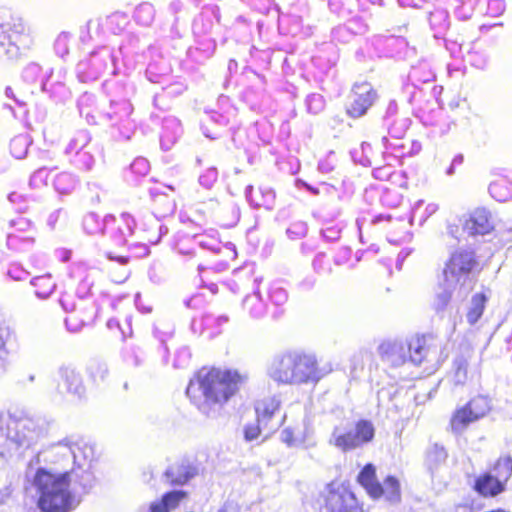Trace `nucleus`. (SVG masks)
I'll return each instance as SVG.
<instances>
[{
    "instance_id": "obj_9",
    "label": "nucleus",
    "mask_w": 512,
    "mask_h": 512,
    "mask_svg": "<svg viewBox=\"0 0 512 512\" xmlns=\"http://www.w3.org/2000/svg\"><path fill=\"white\" fill-rule=\"evenodd\" d=\"M494 474L486 473L478 477L475 490L484 497H493L505 490L512 476V459H499L494 467Z\"/></svg>"
},
{
    "instance_id": "obj_30",
    "label": "nucleus",
    "mask_w": 512,
    "mask_h": 512,
    "mask_svg": "<svg viewBox=\"0 0 512 512\" xmlns=\"http://www.w3.org/2000/svg\"><path fill=\"white\" fill-rule=\"evenodd\" d=\"M152 15V7L148 4L140 5L136 10V18L144 24H149Z\"/></svg>"
},
{
    "instance_id": "obj_13",
    "label": "nucleus",
    "mask_w": 512,
    "mask_h": 512,
    "mask_svg": "<svg viewBox=\"0 0 512 512\" xmlns=\"http://www.w3.org/2000/svg\"><path fill=\"white\" fill-rule=\"evenodd\" d=\"M493 228L491 214L485 208L475 209L464 225V229L471 235H485L490 233Z\"/></svg>"
},
{
    "instance_id": "obj_12",
    "label": "nucleus",
    "mask_w": 512,
    "mask_h": 512,
    "mask_svg": "<svg viewBox=\"0 0 512 512\" xmlns=\"http://www.w3.org/2000/svg\"><path fill=\"white\" fill-rule=\"evenodd\" d=\"M6 31L9 42L18 49H27L32 43L30 29L21 18L11 17V21L6 23Z\"/></svg>"
},
{
    "instance_id": "obj_24",
    "label": "nucleus",
    "mask_w": 512,
    "mask_h": 512,
    "mask_svg": "<svg viewBox=\"0 0 512 512\" xmlns=\"http://www.w3.org/2000/svg\"><path fill=\"white\" fill-rule=\"evenodd\" d=\"M31 284L36 288V295L43 299L47 298L55 288V283L48 275L34 278Z\"/></svg>"
},
{
    "instance_id": "obj_28",
    "label": "nucleus",
    "mask_w": 512,
    "mask_h": 512,
    "mask_svg": "<svg viewBox=\"0 0 512 512\" xmlns=\"http://www.w3.org/2000/svg\"><path fill=\"white\" fill-rule=\"evenodd\" d=\"M9 337V327L0 325V372L5 369V361L8 354L5 344Z\"/></svg>"
},
{
    "instance_id": "obj_38",
    "label": "nucleus",
    "mask_w": 512,
    "mask_h": 512,
    "mask_svg": "<svg viewBox=\"0 0 512 512\" xmlns=\"http://www.w3.org/2000/svg\"><path fill=\"white\" fill-rule=\"evenodd\" d=\"M453 172H454V167H453V165H451V166L448 168V170H447V174H448V175H452V174H453Z\"/></svg>"
},
{
    "instance_id": "obj_11",
    "label": "nucleus",
    "mask_w": 512,
    "mask_h": 512,
    "mask_svg": "<svg viewBox=\"0 0 512 512\" xmlns=\"http://www.w3.org/2000/svg\"><path fill=\"white\" fill-rule=\"evenodd\" d=\"M376 98L377 93L370 83L363 82L355 84L348 113L353 117H360L364 115L373 105Z\"/></svg>"
},
{
    "instance_id": "obj_25",
    "label": "nucleus",
    "mask_w": 512,
    "mask_h": 512,
    "mask_svg": "<svg viewBox=\"0 0 512 512\" xmlns=\"http://www.w3.org/2000/svg\"><path fill=\"white\" fill-rule=\"evenodd\" d=\"M423 204L424 202L422 200L418 201L412 213V219H418L420 223L426 221L428 217L436 213L438 210V205L436 203H428L425 206L424 212H421Z\"/></svg>"
},
{
    "instance_id": "obj_35",
    "label": "nucleus",
    "mask_w": 512,
    "mask_h": 512,
    "mask_svg": "<svg viewBox=\"0 0 512 512\" xmlns=\"http://www.w3.org/2000/svg\"><path fill=\"white\" fill-rule=\"evenodd\" d=\"M6 24L4 23H1L0 22V44L3 45L4 44V39L6 38V34H7V31H6Z\"/></svg>"
},
{
    "instance_id": "obj_20",
    "label": "nucleus",
    "mask_w": 512,
    "mask_h": 512,
    "mask_svg": "<svg viewBox=\"0 0 512 512\" xmlns=\"http://www.w3.org/2000/svg\"><path fill=\"white\" fill-rule=\"evenodd\" d=\"M490 195L499 202H506L512 199V182L507 178H499L489 186Z\"/></svg>"
},
{
    "instance_id": "obj_8",
    "label": "nucleus",
    "mask_w": 512,
    "mask_h": 512,
    "mask_svg": "<svg viewBox=\"0 0 512 512\" xmlns=\"http://www.w3.org/2000/svg\"><path fill=\"white\" fill-rule=\"evenodd\" d=\"M374 434L373 424L369 421L361 420L351 428L335 427L329 442L341 451L346 452L369 443L374 438Z\"/></svg>"
},
{
    "instance_id": "obj_14",
    "label": "nucleus",
    "mask_w": 512,
    "mask_h": 512,
    "mask_svg": "<svg viewBox=\"0 0 512 512\" xmlns=\"http://www.w3.org/2000/svg\"><path fill=\"white\" fill-rule=\"evenodd\" d=\"M280 407V400L273 396L260 400L256 404V414L258 422L263 424L269 432L274 431L280 424L279 421L273 423L272 417Z\"/></svg>"
},
{
    "instance_id": "obj_31",
    "label": "nucleus",
    "mask_w": 512,
    "mask_h": 512,
    "mask_svg": "<svg viewBox=\"0 0 512 512\" xmlns=\"http://www.w3.org/2000/svg\"><path fill=\"white\" fill-rule=\"evenodd\" d=\"M446 458V452L443 448L435 446L431 451H429L427 455L428 463L431 462H441Z\"/></svg>"
},
{
    "instance_id": "obj_34",
    "label": "nucleus",
    "mask_w": 512,
    "mask_h": 512,
    "mask_svg": "<svg viewBox=\"0 0 512 512\" xmlns=\"http://www.w3.org/2000/svg\"><path fill=\"white\" fill-rule=\"evenodd\" d=\"M455 377H456V382L457 383H463L465 381V379H466V369L462 368V367H459L456 370Z\"/></svg>"
},
{
    "instance_id": "obj_3",
    "label": "nucleus",
    "mask_w": 512,
    "mask_h": 512,
    "mask_svg": "<svg viewBox=\"0 0 512 512\" xmlns=\"http://www.w3.org/2000/svg\"><path fill=\"white\" fill-rule=\"evenodd\" d=\"M33 485L38 494V506L43 512H71L81 502V497L71 487V473H53L39 468Z\"/></svg>"
},
{
    "instance_id": "obj_32",
    "label": "nucleus",
    "mask_w": 512,
    "mask_h": 512,
    "mask_svg": "<svg viewBox=\"0 0 512 512\" xmlns=\"http://www.w3.org/2000/svg\"><path fill=\"white\" fill-rule=\"evenodd\" d=\"M150 512H168L167 507L164 505L162 499L154 501L150 504Z\"/></svg>"
},
{
    "instance_id": "obj_2",
    "label": "nucleus",
    "mask_w": 512,
    "mask_h": 512,
    "mask_svg": "<svg viewBox=\"0 0 512 512\" xmlns=\"http://www.w3.org/2000/svg\"><path fill=\"white\" fill-rule=\"evenodd\" d=\"M267 375L277 384L304 385L319 382L325 375L311 353L290 350L276 355L268 365Z\"/></svg>"
},
{
    "instance_id": "obj_19",
    "label": "nucleus",
    "mask_w": 512,
    "mask_h": 512,
    "mask_svg": "<svg viewBox=\"0 0 512 512\" xmlns=\"http://www.w3.org/2000/svg\"><path fill=\"white\" fill-rule=\"evenodd\" d=\"M62 382L59 384L61 392L66 391L80 396L83 393V386L80 375L75 370L65 368L61 371Z\"/></svg>"
},
{
    "instance_id": "obj_16",
    "label": "nucleus",
    "mask_w": 512,
    "mask_h": 512,
    "mask_svg": "<svg viewBox=\"0 0 512 512\" xmlns=\"http://www.w3.org/2000/svg\"><path fill=\"white\" fill-rule=\"evenodd\" d=\"M380 356L392 365H400L405 361L406 347L403 342L384 341L378 348Z\"/></svg>"
},
{
    "instance_id": "obj_21",
    "label": "nucleus",
    "mask_w": 512,
    "mask_h": 512,
    "mask_svg": "<svg viewBox=\"0 0 512 512\" xmlns=\"http://www.w3.org/2000/svg\"><path fill=\"white\" fill-rule=\"evenodd\" d=\"M486 300L485 295L481 293L475 294L472 297L470 307L466 315L469 324L473 325L481 318L485 309Z\"/></svg>"
},
{
    "instance_id": "obj_6",
    "label": "nucleus",
    "mask_w": 512,
    "mask_h": 512,
    "mask_svg": "<svg viewBox=\"0 0 512 512\" xmlns=\"http://www.w3.org/2000/svg\"><path fill=\"white\" fill-rule=\"evenodd\" d=\"M320 508L326 512H353L358 509V500L349 485L341 481L327 484L318 497Z\"/></svg>"
},
{
    "instance_id": "obj_36",
    "label": "nucleus",
    "mask_w": 512,
    "mask_h": 512,
    "mask_svg": "<svg viewBox=\"0 0 512 512\" xmlns=\"http://www.w3.org/2000/svg\"><path fill=\"white\" fill-rule=\"evenodd\" d=\"M146 164H147V163H146V161H145V160H143V159H139V160H137V161H135V162L133 163L132 167H133L134 169H136V167H137V166H146Z\"/></svg>"
},
{
    "instance_id": "obj_23",
    "label": "nucleus",
    "mask_w": 512,
    "mask_h": 512,
    "mask_svg": "<svg viewBox=\"0 0 512 512\" xmlns=\"http://www.w3.org/2000/svg\"><path fill=\"white\" fill-rule=\"evenodd\" d=\"M467 407L469 409V415H473L474 419L478 420L489 412L490 401L484 396H478L472 399L467 404Z\"/></svg>"
},
{
    "instance_id": "obj_27",
    "label": "nucleus",
    "mask_w": 512,
    "mask_h": 512,
    "mask_svg": "<svg viewBox=\"0 0 512 512\" xmlns=\"http://www.w3.org/2000/svg\"><path fill=\"white\" fill-rule=\"evenodd\" d=\"M27 147L28 140L23 135H19L13 138L10 144L11 153L17 159H21L26 155Z\"/></svg>"
},
{
    "instance_id": "obj_33",
    "label": "nucleus",
    "mask_w": 512,
    "mask_h": 512,
    "mask_svg": "<svg viewBox=\"0 0 512 512\" xmlns=\"http://www.w3.org/2000/svg\"><path fill=\"white\" fill-rule=\"evenodd\" d=\"M217 512H240V509L234 503H225Z\"/></svg>"
},
{
    "instance_id": "obj_26",
    "label": "nucleus",
    "mask_w": 512,
    "mask_h": 512,
    "mask_svg": "<svg viewBox=\"0 0 512 512\" xmlns=\"http://www.w3.org/2000/svg\"><path fill=\"white\" fill-rule=\"evenodd\" d=\"M186 492L182 490H175L166 493L161 498L164 505L167 507L168 512L177 508L182 500L186 498Z\"/></svg>"
},
{
    "instance_id": "obj_15",
    "label": "nucleus",
    "mask_w": 512,
    "mask_h": 512,
    "mask_svg": "<svg viewBox=\"0 0 512 512\" xmlns=\"http://www.w3.org/2000/svg\"><path fill=\"white\" fill-rule=\"evenodd\" d=\"M409 351L410 360L416 365H420L424 360L428 362L438 361L439 348L437 346L427 345L425 338L414 339L409 344Z\"/></svg>"
},
{
    "instance_id": "obj_40",
    "label": "nucleus",
    "mask_w": 512,
    "mask_h": 512,
    "mask_svg": "<svg viewBox=\"0 0 512 512\" xmlns=\"http://www.w3.org/2000/svg\"><path fill=\"white\" fill-rule=\"evenodd\" d=\"M10 91H11V89H10V88H7V89H6V94H7V95H11V92H10Z\"/></svg>"
},
{
    "instance_id": "obj_18",
    "label": "nucleus",
    "mask_w": 512,
    "mask_h": 512,
    "mask_svg": "<svg viewBox=\"0 0 512 512\" xmlns=\"http://www.w3.org/2000/svg\"><path fill=\"white\" fill-rule=\"evenodd\" d=\"M59 448L67 453L72 454L74 464L78 468L82 469L84 473L87 474V476H89L88 470L91 467V462L93 459V450L91 447L85 445L83 447L77 446L74 449L67 446H60Z\"/></svg>"
},
{
    "instance_id": "obj_4",
    "label": "nucleus",
    "mask_w": 512,
    "mask_h": 512,
    "mask_svg": "<svg viewBox=\"0 0 512 512\" xmlns=\"http://www.w3.org/2000/svg\"><path fill=\"white\" fill-rule=\"evenodd\" d=\"M475 265V257L471 251L460 250L452 254L433 300L436 311H443L453 297L463 298L472 290L471 271Z\"/></svg>"
},
{
    "instance_id": "obj_7",
    "label": "nucleus",
    "mask_w": 512,
    "mask_h": 512,
    "mask_svg": "<svg viewBox=\"0 0 512 512\" xmlns=\"http://www.w3.org/2000/svg\"><path fill=\"white\" fill-rule=\"evenodd\" d=\"M358 482L373 499L383 497L391 503H398L401 499V488L399 480L394 476H387L383 483L376 480L375 467L367 464L358 475Z\"/></svg>"
},
{
    "instance_id": "obj_5",
    "label": "nucleus",
    "mask_w": 512,
    "mask_h": 512,
    "mask_svg": "<svg viewBox=\"0 0 512 512\" xmlns=\"http://www.w3.org/2000/svg\"><path fill=\"white\" fill-rule=\"evenodd\" d=\"M40 431L34 421L27 417L17 418L0 412V439H5L16 448L28 449L38 442Z\"/></svg>"
},
{
    "instance_id": "obj_39",
    "label": "nucleus",
    "mask_w": 512,
    "mask_h": 512,
    "mask_svg": "<svg viewBox=\"0 0 512 512\" xmlns=\"http://www.w3.org/2000/svg\"><path fill=\"white\" fill-rule=\"evenodd\" d=\"M10 91H11V89H10V88H7V89H6V94H7V95H11V92H10Z\"/></svg>"
},
{
    "instance_id": "obj_37",
    "label": "nucleus",
    "mask_w": 512,
    "mask_h": 512,
    "mask_svg": "<svg viewBox=\"0 0 512 512\" xmlns=\"http://www.w3.org/2000/svg\"><path fill=\"white\" fill-rule=\"evenodd\" d=\"M117 261H119L121 264H126L127 263V258L123 257V256H120V257H117Z\"/></svg>"
},
{
    "instance_id": "obj_1",
    "label": "nucleus",
    "mask_w": 512,
    "mask_h": 512,
    "mask_svg": "<svg viewBox=\"0 0 512 512\" xmlns=\"http://www.w3.org/2000/svg\"><path fill=\"white\" fill-rule=\"evenodd\" d=\"M247 379L246 373L236 369H202L196 379L190 381L186 394L197 403L200 400L197 393L200 391L204 398L200 409L208 416H212L213 411L210 406H223L239 391Z\"/></svg>"
},
{
    "instance_id": "obj_17",
    "label": "nucleus",
    "mask_w": 512,
    "mask_h": 512,
    "mask_svg": "<svg viewBox=\"0 0 512 512\" xmlns=\"http://www.w3.org/2000/svg\"><path fill=\"white\" fill-rule=\"evenodd\" d=\"M198 474L197 467L191 464H177L169 467L165 473L172 484H185Z\"/></svg>"
},
{
    "instance_id": "obj_10",
    "label": "nucleus",
    "mask_w": 512,
    "mask_h": 512,
    "mask_svg": "<svg viewBox=\"0 0 512 512\" xmlns=\"http://www.w3.org/2000/svg\"><path fill=\"white\" fill-rule=\"evenodd\" d=\"M280 439L289 448L308 449L316 445L313 431L304 419L284 427Z\"/></svg>"
},
{
    "instance_id": "obj_22",
    "label": "nucleus",
    "mask_w": 512,
    "mask_h": 512,
    "mask_svg": "<svg viewBox=\"0 0 512 512\" xmlns=\"http://www.w3.org/2000/svg\"><path fill=\"white\" fill-rule=\"evenodd\" d=\"M474 421H476V419H474L473 415H469V409L467 406H465L461 409H458L454 413L451 419V427L453 431L460 433L464 431L466 427Z\"/></svg>"
},
{
    "instance_id": "obj_29",
    "label": "nucleus",
    "mask_w": 512,
    "mask_h": 512,
    "mask_svg": "<svg viewBox=\"0 0 512 512\" xmlns=\"http://www.w3.org/2000/svg\"><path fill=\"white\" fill-rule=\"evenodd\" d=\"M262 430H267V428H264L263 424L259 423L258 421L254 424H248L244 429L245 439L247 441L257 439Z\"/></svg>"
}]
</instances>
